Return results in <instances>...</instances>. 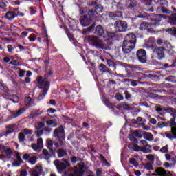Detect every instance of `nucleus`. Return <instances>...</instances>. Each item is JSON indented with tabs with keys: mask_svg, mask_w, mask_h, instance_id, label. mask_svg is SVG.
Instances as JSON below:
<instances>
[{
	"mask_svg": "<svg viewBox=\"0 0 176 176\" xmlns=\"http://www.w3.org/2000/svg\"><path fill=\"white\" fill-rule=\"evenodd\" d=\"M90 6H94L91 10L87 7H82L79 9L80 23L82 27H87L93 23V20H96L97 16L102 13V6L98 4L97 1H93Z\"/></svg>",
	"mask_w": 176,
	"mask_h": 176,
	"instance_id": "1",
	"label": "nucleus"
},
{
	"mask_svg": "<svg viewBox=\"0 0 176 176\" xmlns=\"http://www.w3.org/2000/svg\"><path fill=\"white\" fill-rule=\"evenodd\" d=\"M87 40L91 43L92 46L96 47V49H102V50H107L109 49V47L105 45L104 41L100 39V38L97 36L89 35L87 36Z\"/></svg>",
	"mask_w": 176,
	"mask_h": 176,
	"instance_id": "2",
	"label": "nucleus"
},
{
	"mask_svg": "<svg viewBox=\"0 0 176 176\" xmlns=\"http://www.w3.org/2000/svg\"><path fill=\"white\" fill-rule=\"evenodd\" d=\"M53 136L56 140V141L60 142V145H63V140H65V131L64 130V126L61 125L58 128H56L54 131Z\"/></svg>",
	"mask_w": 176,
	"mask_h": 176,
	"instance_id": "3",
	"label": "nucleus"
},
{
	"mask_svg": "<svg viewBox=\"0 0 176 176\" xmlns=\"http://www.w3.org/2000/svg\"><path fill=\"white\" fill-rule=\"evenodd\" d=\"M54 164L56 166L57 170L59 173H63L64 170L67 169V167H69L71 166V164H69V162H68L66 159H63V162L56 160L54 162Z\"/></svg>",
	"mask_w": 176,
	"mask_h": 176,
	"instance_id": "4",
	"label": "nucleus"
},
{
	"mask_svg": "<svg viewBox=\"0 0 176 176\" xmlns=\"http://www.w3.org/2000/svg\"><path fill=\"white\" fill-rule=\"evenodd\" d=\"M114 27L116 32H126L127 31V21H116L114 23Z\"/></svg>",
	"mask_w": 176,
	"mask_h": 176,
	"instance_id": "5",
	"label": "nucleus"
},
{
	"mask_svg": "<svg viewBox=\"0 0 176 176\" xmlns=\"http://www.w3.org/2000/svg\"><path fill=\"white\" fill-rule=\"evenodd\" d=\"M136 57L141 64H145L148 60L146 57V51L142 48L139 49L136 52Z\"/></svg>",
	"mask_w": 176,
	"mask_h": 176,
	"instance_id": "6",
	"label": "nucleus"
},
{
	"mask_svg": "<svg viewBox=\"0 0 176 176\" xmlns=\"http://www.w3.org/2000/svg\"><path fill=\"white\" fill-rule=\"evenodd\" d=\"M157 3L160 6L157 7V10L165 14H170L171 11L166 8L168 5L167 0H157Z\"/></svg>",
	"mask_w": 176,
	"mask_h": 176,
	"instance_id": "7",
	"label": "nucleus"
},
{
	"mask_svg": "<svg viewBox=\"0 0 176 176\" xmlns=\"http://www.w3.org/2000/svg\"><path fill=\"white\" fill-rule=\"evenodd\" d=\"M163 20V14H157L153 18H150V27H159L160 25V23Z\"/></svg>",
	"mask_w": 176,
	"mask_h": 176,
	"instance_id": "8",
	"label": "nucleus"
},
{
	"mask_svg": "<svg viewBox=\"0 0 176 176\" xmlns=\"http://www.w3.org/2000/svg\"><path fill=\"white\" fill-rule=\"evenodd\" d=\"M155 110L160 116H164V115H166V113H171V112H174L175 111L174 108L171 107L162 108L161 106H155Z\"/></svg>",
	"mask_w": 176,
	"mask_h": 176,
	"instance_id": "9",
	"label": "nucleus"
},
{
	"mask_svg": "<svg viewBox=\"0 0 176 176\" xmlns=\"http://www.w3.org/2000/svg\"><path fill=\"white\" fill-rule=\"evenodd\" d=\"M50 88V80L48 79H45L44 80V83H43V88L44 90L42 91L41 94H39L38 96L37 97L38 101H41L45 98V96L47 94V91H49V89Z\"/></svg>",
	"mask_w": 176,
	"mask_h": 176,
	"instance_id": "10",
	"label": "nucleus"
},
{
	"mask_svg": "<svg viewBox=\"0 0 176 176\" xmlns=\"http://www.w3.org/2000/svg\"><path fill=\"white\" fill-rule=\"evenodd\" d=\"M151 49L154 54L157 56L158 60H163L164 58V47L153 45Z\"/></svg>",
	"mask_w": 176,
	"mask_h": 176,
	"instance_id": "11",
	"label": "nucleus"
},
{
	"mask_svg": "<svg viewBox=\"0 0 176 176\" xmlns=\"http://www.w3.org/2000/svg\"><path fill=\"white\" fill-rule=\"evenodd\" d=\"M23 160L28 161V163H30L32 164V166H34V164H36L38 162L36 153L24 154L23 156Z\"/></svg>",
	"mask_w": 176,
	"mask_h": 176,
	"instance_id": "12",
	"label": "nucleus"
},
{
	"mask_svg": "<svg viewBox=\"0 0 176 176\" xmlns=\"http://www.w3.org/2000/svg\"><path fill=\"white\" fill-rule=\"evenodd\" d=\"M124 42L135 45L137 43V36L134 33H129L124 39Z\"/></svg>",
	"mask_w": 176,
	"mask_h": 176,
	"instance_id": "13",
	"label": "nucleus"
},
{
	"mask_svg": "<svg viewBox=\"0 0 176 176\" xmlns=\"http://www.w3.org/2000/svg\"><path fill=\"white\" fill-rule=\"evenodd\" d=\"M135 47L134 44L129 43L126 41H123L122 52L124 54H129Z\"/></svg>",
	"mask_w": 176,
	"mask_h": 176,
	"instance_id": "14",
	"label": "nucleus"
},
{
	"mask_svg": "<svg viewBox=\"0 0 176 176\" xmlns=\"http://www.w3.org/2000/svg\"><path fill=\"white\" fill-rule=\"evenodd\" d=\"M162 135H165L168 140H176V126L172 127L170 131L164 132Z\"/></svg>",
	"mask_w": 176,
	"mask_h": 176,
	"instance_id": "15",
	"label": "nucleus"
},
{
	"mask_svg": "<svg viewBox=\"0 0 176 176\" xmlns=\"http://www.w3.org/2000/svg\"><path fill=\"white\" fill-rule=\"evenodd\" d=\"M53 145H54V142L52 140V139L46 140V146L48 148L50 153H51L52 156H54L56 155V149H53Z\"/></svg>",
	"mask_w": 176,
	"mask_h": 176,
	"instance_id": "16",
	"label": "nucleus"
},
{
	"mask_svg": "<svg viewBox=\"0 0 176 176\" xmlns=\"http://www.w3.org/2000/svg\"><path fill=\"white\" fill-rule=\"evenodd\" d=\"M175 111L174 112H170L169 113L170 114V116H172V118H170V120L169 121H168L166 123H168V126L170 127H175L176 126V122H175V120H176V109H174Z\"/></svg>",
	"mask_w": 176,
	"mask_h": 176,
	"instance_id": "17",
	"label": "nucleus"
},
{
	"mask_svg": "<svg viewBox=\"0 0 176 176\" xmlns=\"http://www.w3.org/2000/svg\"><path fill=\"white\" fill-rule=\"evenodd\" d=\"M126 5L127 9L133 10V9H135V8H137V6H138V2L137 1V0H127Z\"/></svg>",
	"mask_w": 176,
	"mask_h": 176,
	"instance_id": "18",
	"label": "nucleus"
},
{
	"mask_svg": "<svg viewBox=\"0 0 176 176\" xmlns=\"http://www.w3.org/2000/svg\"><path fill=\"white\" fill-rule=\"evenodd\" d=\"M95 34L98 36H102L103 38H105V31L104 30V28H102V25H98L96 26L95 30Z\"/></svg>",
	"mask_w": 176,
	"mask_h": 176,
	"instance_id": "19",
	"label": "nucleus"
},
{
	"mask_svg": "<svg viewBox=\"0 0 176 176\" xmlns=\"http://www.w3.org/2000/svg\"><path fill=\"white\" fill-rule=\"evenodd\" d=\"M17 17V15H16V12L14 11H8L5 14V19L6 20H8V21H12V20H14Z\"/></svg>",
	"mask_w": 176,
	"mask_h": 176,
	"instance_id": "20",
	"label": "nucleus"
},
{
	"mask_svg": "<svg viewBox=\"0 0 176 176\" xmlns=\"http://www.w3.org/2000/svg\"><path fill=\"white\" fill-rule=\"evenodd\" d=\"M149 27H151V24L149 23V22H142L140 23V25L139 27L140 31H146V30H147V31H151V28H149Z\"/></svg>",
	"mask_w": 176,
	"mask_h": 176,
	"instance_id": "21",
	"label": "nucleus"
},
{
	"mask_svg": "<svg viewBox=\"0 0 176 176\" xmlns=\"http://www.w3.org/2000/svg\"><path fill=\"white\" fill-rule=\"evenodd\" d=\"M109 16L113 19V20H118V19L123 16V14H122V12L118 11L116 12H109Z\"/></svg>",
	"mask_w": 176,
	"mask_h": 176,
	"instance_id": "22",
	"label": "nucleus"
},
{
	"mask_svg": "<svg viewBox=\"0 0 176 176\" xmlns=\"http://www.w3.org/2000/svg\"><path fill=\"white\" fill-rule=\"evenodd\" d=\"M171 162L172 163L165 162L164 164V167H165V168H173V167H174V166L176 164V157H172Z\"/></svg>",
	"mask_w": 176,
	"mask_h": 176,
	"instance_id": "23",
	"label": "nucleus"
},
{
	"mask_svg": "<svg viewBox=\"0 0 176 176\" xmlns=\"http://www.w3.org/2000/svg\"><path fill=\"white\" fill-rule=\"evenodd\" d=\"M25 104L28 108H31L34 105V99L31 98L30 96H26L25 98Z\"/></svg>",
	"mask_w": 176,
	"mask_h": 176,
	"instance_id": "24",
	"label": "nucleus"
},
{
	"mask_svg": "<svg viewBox=\"0 0 176 176\" xmlns=\"http://www.w3.org/2000/svg\"><path fill=\"white\" fill-rule=\"evenodd\" d=\"M56 153L58 155V159H61V157L67 156V150H65L63 148H60L56 151Z\"/></svg>",
	"mask_w": 176,
	"mask_h": 176,
	"instance_id": "25",
	"label": "nucleus"
},
{
	"mask_svg": "<svg viewBox=\"0 0 176 176\" xmlns=\"http://www.w3.org/2000/svg\"><path fill=\"white\" fill-rule=\"evenodd\" d=\"M169 23L171 25H176V13H173L171 15L168 16Z\"/></svg>",
	"mask_w": 176,
	"mask_h": 176,
	"instance_id": "26",
	"label": "nucleus"
},
{
	"mask_svg": "<svg viewBox=\"0 0 176 176\" xmlns=\"http://www.w3.org/2000/svg\"><path fill=\"white\" fill-rule=\"evenodd\" d=\"M36 81L38 83V87L40 89H43V84L45 83V76L44 78L42 76H39L36 78Z\"/></svg>",
	"mask_w": 176,
	"mask_h": 176,
	"instance_id": "27",
	"label": "nucleus"
},
{
	"mask_svg": "<svg viewBox=\"0 0 176 176\" xmlns=\"http://www.w3.org/2000/svg\"><path fill=\"white\" fill-rule=\"evenodd\" d=\"M122 90L124 91V94L125 96V100H126L127 101H130L131 100V97H133V95H131V93H130V91H129V90L122 88Z\"/></svg>",
	"mask_w": 176,
	"mask_h": 176,
	"instance_id": "28",
	"label": "nucleus"
},
{
	"mask_svg": "<svg viewBox=\"0 0 176 176\" xmlns=\"http://www.w3.org/2000/svg\"><path fill=\"white\" fill-rule=\"evenodd\" d=\"M25 112V110L23 108H21L16 111H14L12 113L13 118H19V116H21V115H23V113Z\"/></svg>",
	"mask_w": 176,
	"mask_h": 176,
	"instance_id": "29",
	"label": "nucleus"
},
{
	"mask_svg": "<svg viewBox=\"0 0 176 176\" xmlns=\"http://www.w3.org/2000/svg\"><path fill=\"white\" fill-rule=\"evenodd\" d=\"M94 28H96V24L94 23L87 29H84L83 34H89V32H93V31H94Z\"/></svg>",
	"mask_w": 176,
	"mask_h": 176,
	"instance_id": "30",
	"label": "nucleus"
},
{
	"mask_svg": "<svg viewBox=\"0 0 176 176\" xmlns=\"http://www.w3.org/2000/svg\"><path fill=\"white\" fill-rule=\"evenodd\" d=\"M43 113V111H40L39 110H35L34 111H32L30 113V118H32V119L35 118H38V116L39 115H42Z\"/></svg>",
	"mask_w": 176,
	"mask_h": 176,
	"instance_id": "31",
	"label": "nucleus"
},
{
	"mask_svg": "<svg viewBox=\"0 0 176 176\" xmlns=\"http://www.w3.org/2000/svg\"><path fill=\"white\" fill-rule=\"evenodd\" d=\"M144 137L147 141H153V135L149 132H144Z\"/></svg>",
	"mask_w": 176,
	"mask_h": 176,
	"instance_id": "32",
	"label": "nucleus"
},
{
	"mask_svg": "<svg viewBox=\"0 0 176 176\" xmlns=\"http://www.w3.org/2000/svg\"><path fill=\"white\" fill-rule=\"evenodd\" d=\"M3 151L7 156H12V155H13V151L10 148H8V147L5 146H3Z\"/></svg>",
	"mask_w": 176,
	"mask_h": 176,
	"instance_id": "33",
	"label": "nucleus"
},
{
	"mask_svg": "<svg viewBox=\"0 0 176 176\" xmlns=\"http://www.w3.org/2000/svg\"><path fill=\"white\" fill-rule=\"evenodd\" d=\"M107 63L109 68H113L114 70L116 69V63L113 60L108 59L107 60Z\"/></svg>",
	"mask_w": 176,
	"mask_h": 176,
	"instance_id": "34",
	"label": "nucleus"
},
{
	"mask_svg": "<svg viewBox=\"0 0 176 176\" xmlns=\"http://www.w3.org/2000/svg\"><path fill=\"white\" fill-rule=\"evenodd\" d=\"M18 140L19 142L21 144L25 141V135L23 132H21L18 134Z\"/></svg>",
	"mask_w": 176,
	"mask_h": 176,
	"instance_id": "35",
	"label": "nucleus"
},
{
	"mask_svg": "<svg viewBox=\"0 0 176 176\" xmlns=\"http://www.w3.org/2000/svg\"><path fill=\"white\" fill-rule=\"evenodd\" d=\"M99 71L100 72H107L109 73V70L108 69V67L104 65V64H101L99 67Z\"/></svg>",
	"mask_w": 176,
	"mask_h": 176,
	"instance_id": "36",
	"label": "nucleus"
},
{
	"mask_svg": "<svg viewBox=\"0 0 176 176\" xmlns=\"http://www.w3.org/2000/svg\"><path fill=\"white\" fill-rule=\"evenodd\" d=\"M47 126H50L51 127H57V122H54L53 120H47L46 121Z\"/></svg>",
	"mask_w": 176,
	"mask_h": 176,
	"instance_id": "37",
	"label": "nucleus"
},
{
	"mask_svg": "<svg viewBox=\"0 0 176 176\" xmlns=\"http://www.w3.org/2000/svg\"><path fill=\"white\" fill-rule=\"evenodd\" d=\"M7 7H8V4L6 2H3V1L0 2V8L1 9V10H3V12H8V8H6Z\"/></svg>",
	"mask_w": 176,
	"mask_h": 176,
	"instance_id": "38",
	"label": "nucleus"
},
{
	"mask_svg": "<svg viewBox=\"0 0 176 176\" xmlns=\"http://www.w3.org/2000/svg\"><path fill=\"white\" fill-rule=\"evenodd\" d=\"M157 127H159V129H163V127H168V123L163 121H160L157 123Z\"/></svg>",
	"mask_w": 176,
	"mask_h": 176,
	"instance_id": "39",
	"label": "nucleus"
},
{
	"mask_svg": "<svg viewBox=\"0 0 176 176\" xmlns=\"http://www.w3.org/2000/svg\"><path fill=\"white\" fill-rule=\"evenodd\" d=\"M12 98H10V101H12V102H14V104H18L19 102V96L15 94H12L11 96Z\"/></svg>",
	"mask_w": 176,
	"mask_h": 176,
	"instance_id": "40",
	"label": "nucleus"
},
{
	"mask_svg": "<svg viewBox=\"0 0 176 176\" xmlns=\"http://www.w3.org/2000/svg\"><path fill=\"white\" fill-rule=\"evenodd\" d=\"M70 160L73 164H75L76 162H82L83 160L82 158L76 157L75 155H73L72 157H71Z\"/></svg>",
	"mask_w": 176,
	"mask_h": 176,
	"instance_id": "41",
	"label": "nucleus"
},
{
	"mask_svg": "<svg viewBox=\"0 0 176 176\" xmlns=\"http://www.w3.org/2000/svg\"><path fill=\"white\" fill-rule=\"evenodd\" d=\"M130 137H136L137 138H141L142 136L141 135H140V131L135 130L131 133Z\"/></svg>",
	"mask_w": 176,
	"mask_h": 176,
	"instance_id": "42",
	"label": "nucleus"
},
{
	"mask_svg": "<svg viewBox=\"0 0 176 176\" xmlns=\"http://www.w3.org/2000/svg\"><path fill=\"white\" fill-rule=\"evenodd\" d=\"M45 124L44 122H37V126L35 127L36 130H41L45 127Z\"/></svg>",
	"mask_w": 176,
	"mask_h": 176,
	"instance_id": "43",
	"label": "nucleus"
},
{
	"mask_svg": "<svg viewBox=\"0 0 176 176\" xmlns=\"http://www.w3.org/2000/svg\"><path fill=\"white\" fill-rule=\"evenodd\" d=\"M144 168H146V170H148L149 171H153V165L151 163L148 162L145 164Z\"/></svg>",
	"mask_w": 176,
	"mask_h": 176,
	"instance_id": "44",
	"label": "nucleus"
},
{
	"mask_svg": "<svg viewBox=\"0 0 176 176\" xmlns=\"http://www.w3.org/2000/svg\"><path fill=\"white\" fill-rule=\"evenodd\" d=\"M129 163L130 164H133L135 167H138V162H137V160L135 158H130L129 159Z\"/></svg>",
	"mask_w": 176,
	"mask_h": 176,
	"instance_id": "45",
	"label": "nucleus"
},
{
	"mask_svg": "<svg viewBox=\"0 0 176 176\" xmlns=\"http://www.w3.org/2000/svg\"><path fill=\"white\" fill-rule=\"evenodd\" d=\"M34 134H36L37 138H39V137H42L43 134V130L36 129V131H34Z\"/></svg>",
	"mask_w": 176,
	"mask_h": 176,
	"instance_id": "46",
	"label": "nucleus"
},
{
	"mask_svg": "<svg viewBox=\"0 0 176 176\" xmlns=\"http://www.w3.org/2000/svg\"><path fill=\"white\" fill-rule=\"evenodd\" d=\"M0 90L6 93L7 91H9V88H8V86L5 85V84L0 82Z\"/></svg>",
	"mask_w": 176,
	"mask_h": 176,
	"instance_id": "47",
	"label": "nucleus"
},
{
	"mask_svg": "<svg viewBox=\"0 0 176 176\" xmlns=\"http://www.w3.org/2000/svg\"><path fill=\"white\" fill-rule=\"evenodd\" d=\"M147 98H159V95L155 93L150 92L147 95Z\"/></svg>",
	"mask_w": 176,
	"mask_h": 176,
	"instance_id": "48",
	"label": "nucleus"
},
{
	"mask_svg": "<svg viewBox=\"0 0 176 176\" xmlns=\"http://www.w3.org/2000/svg\"><path fill=\"white\" fill-rule=\"evenodd\" d=\"M116 99L117 100V101H123V100H124V98L123 97V95H122V94L118 92L116 94Z\"/></svg>",
	"mask_w": 176,
	"mask_h": 176,
	"instance_id": "49",
	"label": "nucleus"
},
{
	"mask_svg": "<svg viewBox=\"0 0 176 176\" xmlns=\"http://www.w3.org/2000/svg\"><path fill=\"white\" fill-rule=\"evenodd\" d=\"M41 173H42V170L41 169L34 170L32 172V176H40L41 175Z\"/></svg>",
	"mask_w": 176,
	"mask_h": 176,
	"instance_id": "50",
	"label": "nucleus"
},
{
	"mask_svg": "<svg viewBox=\"0 0 176 176\" xmlns=\"http://www.w3.org/2000/svg\"><path fill=\"white\" fill-rule=\"evenodd\" d=\"M173 30H174V27H172L168 29H163L162 32L164 33L167 32L168 34H169V35H172Z\"/></svg>",
	"mask_w": 176,
	"mask_h": 176,
	"instance_id": "51",
	"label": "nucleus"
},
{
	"mask_svg": "<svg viewBox=\"0 0 176 176\" xmlns=\"http://www.w3.org/2000/svg\"><path fill=\"white\" fill-rule=\"evenodd\" d=\"M160 152L162 153H168V145H166L163 146L160 150Z\"/></svg>",
	"mask_w": 176,
	"mask_h": 176,
	"instance_id": "52",
	"label": "nucleus"
},
{
	"mask_svg": "<svg viewBox=\"0 0 176 176\" xmlns=\"http://www.w3.org/2000/svg\"><path fill=\"white\" fill-rule=\"evenodd\" d=\"M43 155L45 156V157H47V160H49L50 157V153H49V151L47 149L43 150Z\"/></svg>",
	"mask_w": 176,
	"mask_h": 176,
	"instance_id": "53",
	"label": "nucleus"
},
{
	"mask_svg": "<svg viewBox=\"0 0 176 176\" xmlns=\"http://www.w3.org/2000/svg\"><path fill=\"white\" fill-rule=\"evenodd\" d=\"M105 105H107V107H108V108H110V109H111L112 111H115V105L111 104V102H109V101H106L105 102Z\"/></svg>",
	"mask_w": 176,
	"mask_h": 176,
	"instance_id": "54",
	"label": "nucleus"
},
{
	"mask_svg": "<svg viewBox=\"0 0 176 176\" xmlns=\"http://www.w3.org/2000/svg\"><path fill=\"white\" fill-rule=\"evenodd\" d=\"M28 39L30 42H35L36 41V36H35V34H32L28 36Z\"/></svg>",
	"mask_w": 176,
	"mask_h": 176,
	"instance_id": "55",
	"label": "nucleus"
},
{
	"mask_svg": "<svg viewBox=\"0 0 176 176\" xmlns=\"http://www.w3.org/2000/svg\"><path fill=\"white\" fill-rule=\"evenodd\" d=\"M10 65H14L15 67H19L20 65V62L17 60H13L9 63Z\"/></svg>",
	"mask_w": 176,
	"mask_h": 176,
	"instance_id": "56",
	"label": "nucleus"
},
{
	"mask_svg": "<svg viewBox=\"0 0 176 176\" xmlns=\"http://www.w3.org/2000/svg\"><path fill=\"white\" fill-rule=\"evenodd\" d=\"M141 152H143V153H151V152H152V151H151L149 148H147V147H142L140 149Z\"/></svg>",
	"mask_w": 176,
	"mask_h": 176,
	"instance_id": "57",
	"label": "nucleus"
},
{
	"mask_svg": "<svg viewBox=\"0 0 176 176\" xmlns=\"http://www.w3.org/2000/svg\"><path fill=\"white\" fill-rule=\"evenodd\" d=\"M65 34L67 35L69 41H74V37H72V36L71 35V32L69 31V30L67 29L65 30Z\"/></svg>",
	"mask_w": 176,
	"mask_h": 176,
	"instance_id": "58",
	"label": "nucleus"
},
{
	"mask_svg": "<svg viewBox=\"0 0 176 176\" xmlns=\"http://www.w3.org/2000/svg\"><path fill=\"white\" fill-rule=\"evenodd\" d=\"M18 75L19 78H24V76L25 75V70L19 69Z\"/></svg>",
	"mask_w": 176,
	"mask_h": 176,
	"instance_id": "59",
	"label": "nucleus"
},
{
	"mask_svg": "<svg viewBox=\"0 0 176 176\" xmlns=\"http://www.w3.org/2000/svg\"><path fill=\"white\" fill-rule=\"evenodd\" d=\"M146 159H148V160H149L150 162H152V163H153V162H155V156H153V155L152 154H149L146 156Z\"/></svg>",
	"mask_w": 176,
	"mask_h": 176,
	"instance_id": "60",
	"label": "nucleus"
},
{
	"mask_svg": "<svg viewBox=\"0 0 176 176\" xmlns=\"http://www.w3.org/2000/svg\"><path fill=\"white\" fill-rule=\"evenodd\" d=\"M20 155H21L20 153H16V160H18V162H19L20 163H24V161H23Z\"/></svg>",
	"mask_w": 176,
	"mask_h": 176,
	"instance_id": "61",
	"label": "nucleus"
},
{
	"mask_svg": "<svg viewBox=\"0 0 176 176\" xmlns=\"http://www.w3.org/2000/svg\"><path fill=\"white\" fill-rule=\"evenodd\" d=\"M133 149L135 152H140V151H141V147L138 146V144H133Z\"/></svg>",
	"mask_w": 176,
	"mask_h": 176,
	"instance_id": "62",
	"label": "nucleus"
},
{
	"mask_svg": "<svg viewBox=\"0 0 176 176\" xmlns=\"http://www.w3.org/2000/svg\"><path fill=\"white\" fill-rule=\"evenodd\" d=\"M7 49H8V53H11V54L13 53V50H14V48L12 45H8Z\"/></svg>",
	"mask_w": 176,
	"mask_h": 176,
	"instance_id": "63",
	"label": "nucleus"
},
{
	"mask_svg": "<svg viewBox=\"0 0 176 176\" xmlns=\"http://www.w3.org/2000/svg\"><path fill=\"white\" fill-rule=\"evenodd\" d=\"M53 75V70H50L48 72H47L45 75V79H47L49 76H52Z\"/></svg>",
	"mask_w": 176,
	"mask_h": 176,
	"instance_id": "64",
	"label": "nucleus"
}]
</instances>
